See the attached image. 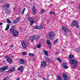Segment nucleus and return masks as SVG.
I'll list each match as a JSON object with an SVG mask.
<instances>
[{
  "label": "nucleus",
  "mask_w": 80,
  "mask_h": 80,
  "mask_svg": "<svg viewBox=\"0 0 80 80\" xmlns=\"http://www.w3.org/2000/svg\"><path fill=\"white\" fill-rule=\"evenodd\" d=\"M50 15H52V14H53V15H55V13L54 12L52 11V12H50Z\"/></svg>",
  "instance_id": "nucleus-32"
},
{
  "label": "nucleus",
  "mask_w": 80,
  "mask_h": 80,
  "mask_svg": "<svg viewBox=\"0 0 80 80\" xmlns=\"http://www.w3.org/2000/svg\"><path fill=\"white\" fill-rule=\"evenodd\" d=\"M57 40H58V39H57L56 40H55L54 41V43H56L57 42Z\"/></svg>",
  "instance_id": "nucleus-42"
},
{
  "label": "nucleus",
  "mask_w": 80,
  "mask_h": 80,
  "mask_svg": "<svg viewBox=\"0 0 80 80\" xmlns=\"http://www.w3.org/2000/svg\"><path fill=\"white\" fill-rule=\"evenodd\" d=\"M79 35H80V33H79Z\"/></svg>",
  "instance_id": "nucleus-53"
},
{
  "label": "nucleus",
  "mask_w": 80,
  "mask_h": 80,
  "mask_svg": "<svg viewBox=\"0 0 80 80\" xmlns=\"http://www.w3.org/2000/svg\"><path fill=\"white\" fill-rule=\"evenodd\" d=\"M33 53H29V56H32V57H33Z\"/></svg>",
  "instance_id": "nucleus-36"
},
{
  "label": "nucleus",
  "mask_w": 80,
  "mask_h": 80,
  "mask_svg": "<svg viewBox=\"0 0 80 80\" xmlns=\"http://www.w3.org/2000/svg\"><path fill=\"white\" fill-rule=\"evenodd\" d=\"M49 75L48 74V77H49Z\"/></svg>",
  "instance_id": "nucleus-50"
},
{
  "label": "nucleus",
  "mask_w": 80,
  "mask_h": 80,
  "mask_svg": "<svg viewBox=\"0 0 80 80\" xmlns=\"http://www.w3.org/2000/svg\"><path fill=\"white\" fill-rule=\"evenodd\" d=\"M4 1H5V0H1V2L2 3H3Z\"/></svg>",
  "instance_id": "nucleus-43"
},
{
  "label": "nucleus",
  "mask_w": 80,
  "mask_h": 80,
  "mask_svg": "<svg viewBox=\"0 0 80 80\" xmlns=\"http://www.w3.org/2000/svg\"><path fill=\"white\" fill-rule=\"evenodd\" d=\"M6 20H7V23H9V24L11 23V22L10 21V19H7Z\"/></svg>",
  "instance_id": "nucleus-28"
},
{
  "label": "nucleus",
  "mask_w": 80,
  "mask_h": 80,
  "mask_svg": "<svg viewBox=\"0 0 80 80\" xmlns=\"http://www.w3.org/2000/svg\"><path fill=\"white\" fill-rule=\"evenodd\" d=\"M41 47V45L39 43L37 45V48H39Z\"/></svg>",
  "instance_id": "nucleus-31"
},
{
  "label": "nucleus",
  "mask_w": 80,
  "mask_h": 80,
  "mask_svg": "<svg viewBox=\"0 0 80 80\" xmlns=\"http://www.w3.org/2000/svg\"><path fill=\"white\" fill-rule=\"evenodd\" d=\"M29 20L30 22H32L33 21V18H29Z\"/></svg>",
  "instance_id": "nucleus-30"
},
{
  "label": "nucleus",
  "mask_w": 80,
  "mask_h": 80,
  "mask_svg": "<svg viewBox=\"0 0 80 80\" xmlns=\"http://www.w3.org/2000/svg\"><path fill=\"white\" fill-rule=\"evenodd\" d=\"M46 60L48 62H51V60L50 59V58H46Z\"/></svg>",
  "instance_id": "nucleus-24"
},
{
  "label": "nucleus",
  "mask_w": 80,
  "mask_h": 80,
  "mask_svg": "<svg viewBox=\"0 0 80 80\" xmlns=\"http://www.w3.org/2000/svg\"><path fill=\"white\" fill-rule=\"evenodd\" d=\"M44 12H45V11L43 9L41 11V13H44Z\"/></svg>",
  "instance_id": "nucleus-37"
},
{
  "label": "nucleus",
  "mask_w": 80,
  "mask_h": 80,
  "mask_svg": "<svg viewBox=\"0 0 80 80\" xmlns=\"http://www.w3.org/2000/svg\"><path fill=\"white\" fill-rule=\"evenodd\" d=\"M47 44L48 45L49 48H51L52 45H51V43L50 40H47L46 41Z\"/></svg>",
  "instance_id": "nucleus-10"
},
{
  "label": "nucleus",
  "mask_w": 80,
  "mask_h": 80,
  "mask_svg": "<svg viewBox=\"0 0 80 80\" xmlns=\"http://www.w3.org/2000/svg\"><path fill=\"white\" fill-rule=\"evenodd\" d=\"M69 62L71 64H73V65H74L73 66V67L74 68H75L77 67L76 65H77V64L78 63V61L74 59H70L69 60Z\"/></svg>",
  "instance_id": "nucleus-2"
},
{
  "label": "nucleus",
  "mask_w": 80,
  "mask_h": 80,
  "mask_svg": "<svg viewBox=\"0 0 80 80\" xmlns=\"http://www.w3.org/2000/svg\"><path fill=\"white\" fill-rule=\"evenodd\" d=\"M27 17H28V16H29V14L28 13L27 15Z\"/></svg>",
  "instance_id": "nucleus-44"
},
{
  "label": "nucleus",
  "mask_w": 80,
  "mask_h": 80,
  "mask_svg": "<svg viewBox=\"0 0 80 80\" xmlns=\"http://www.w3.org/2000/svg\"><path fill=\"white\" fill-rule=\"evenodd\" d=\"M9 27H10V24H7L5 30L7 31L9 29Z\"/></svg>",
  "instance_id": "nucleus-21"
},
{
  "label": "nucleus",
  "mask_w": 80,
  "mask_h": 80,
  "mask_svg": "<svg viewBox=\"0 0 80 80\" xmlns=\"http://www.w3.org/2000/svg\"><path fill=\"white\" fill-rule=\"evenodd\" d=\"M5 7H6L5 4L4 5H3L2 7V8H5Z\"/></svg>",
  "instance_id": "nucleus-41"
},
{
  "label": "nucleus",
  "mask_w": 80,
  "mask_h": 80,
  "mask_svg": "<svg viewBox=\"0 0 80 80\" xmlns=\"http://www.w3.org/2000/svg\"><path fill=\"white\" fill-rule=\"evenodd\" d=\"M19 20H20V17H18L16 19L14 20V21H13V23L14 24L17 23H18V22L19 21Z\"/></svg>",
  "instance_id": "nucleus-8"
},
{
  "label": "nucleus",
  "mask_w": 80,
  "mask_h": 80,
  "mask_svg": "<svg viewBox=\"0 0 80 80\" xmlns=\"http://www.w3.org/2000/svg\"><path fill=\"white\" fill-rule=\"evenodd\" d=\"M30 39L32 42H33V38L32 36L30 37Z\"/></svg>",
  "instance_id": "nucleus-29"
},
{
  "label": "nucleus",
  "mask_w": 80,
  "mask_h": 80,
  "mask_svg": "<svg viewBox=\"0 0 80 80\" xmlns=\"http://www.w3.org/2000/svg\"><path fill=\"white\" fill-rule=\"evenodd\" d=\"M32 11H33V13L34 14H35L36 13V9L34 7V6H33V8H32Z\"/></svg>",
  "instance_id": "nucleus-18"
},
{
  "label": "nucleus",
  "mask_w": 80,
  "mask_h": 80,
  "mask_svg": "<svg viewBox=\"0 0 80 80\" xmlns=\"http://www.w3.org/2000/svg\"><path fill=\"white\" fill-rule=\"evenodd\" d=\"M5 6L6 7H10V5L8 4H5Z\"/></svg>",
  "instance_id": "nucleus-39"
},
{
  "label": "nucleus",
  "mask_w": 80,
  "mask_h": 80,
  "mask_svg": "<svg viewBox=\"0 0 80 80\" xmlns=\"http://www.w3.org/2000/svg\"><path fill=\"white\" fill-rule=\"evenodd\" d=\"M15 68L13 67L11 69H9L8 70V72H9L10 73H12V72H13L14 71H15Z\"/></svg>",
  "instance_id": "nucleus-12"
},
{
  "label": "nucleus",
  "mask_w": 80,
  "mask_h": 80,
  "mask_svg": "<svg viewBox=\"0 0 80 80\" xmlns=\"http://www.w3.org/2000/svg\"><path fill=\"white\" fill-rule=\"evenodd\" d=\"M62 66H63V68H65V69H67V68H68V66H67V63H63L62 64Z\"/></svg>",
  "instance_id": "nucleus-9"
},
{
  "label": "nucleus",
  "mask_w": 80,
  "mask_h": 80,
  "mask_svg": "<svg viewBox=\"0 0 80 80\" xmlns=\"http://www.w3.org/2000/svg\"><path fill=\"white\" fill-rule=\"evenodd\" d=\"M47 65V62L45 61H43L41 63V66L42 67H45Z\"/></svg>",
  "instance_id": "nucleus-13"
},
{
  "label": "nucleus",
  "mask_w": 80,
  "mask_h": 80,
  "mask_svg": "<svg viewBox=\"0 0 80 80\" xmlns=\"http://www.w3.org/2000/svg\"><path fill=\"white\" fill-rule=\"evenodd\" d=\"M3 80H6L5 78Z\"/></svg>",
  "instance_id": "nucleus-52"
},
{
  "label": "nucleus",
  "mask_w": 80,
  "mask_h": 80,
  "mask_svg": "<svg viewBox=\"0 0 80 80\" xmlns=\"http://www.w3.org/2000/svg\"><path fill=\"white\" fill-rule=\"evenodd\" d=\"M48 23H49V21H47Z\"/></svg>",
  "instance_id": "nucleus-49"
},
{
  "label": "nucleus",
  "mask_w": 80,
  "mask_h": 80,
  "mask_svg": "<svg viewBox=\"0 0 80 80\" xmlns=\"http://www.w3.org/2000/svg\"><path fill=\"white\" fill-rule=\"evenodd\" d=\"M18 71H20V70H21V72H23V68L22 66H21L20 67V68H19L18 69Z\"/></svg>",
  "instance_id": "nucleus-17"
},
{
  "label": "nucleus",
  "mask_w": 80,
  "mask_h": 80,
  "mask_svg": "<svg viewBox=\"0 0 80 80\" xmlns=\"http://www.w3.org/2000/svg\"><path fill=\"white\" fill-rule=\"evenodd\" d=\"M22 55H27V53H26V52H22Z\"/></svg>",
  "instance_id": "nucleus-38"
},
{
  "label": "nucleus",
  "mask_w": 80,
  "mask_h": 80,
  "mask_svg": "<svg viewBox=\"0 0 80 80\" xmlns=\"http://www.w3.org/2000/svg\"><path fill=\"white\" fill-rule=\"evenodd\" d=\"M11 48H13V45H11Z\"/></svg>",
  "instance_id": "nucleus-46"
},
{
  "label": "nucleus",
  "mask_w": 80,
  "mask_h": 80,
  "mask_svg": "<svg viewBox=\"0 0 80 80\" xmlns=\"http://www.w3.org/2000/svg\"><path fill=\"white\" fill-rule=\"evenodd\" d=\"M34 29H40V26H36L34 27Z\"/></svg>",
  "instance_id": "nucleus-25"
},
{
  "label": "nucleus",
  "mask_w": 80,
  "mask_h": 80,
  "mask_svg": "<svg viewBox=\"0 0 80 80\" xmlns=\"http://www.w3.org/2000/svg\"><path fill=\"white\" fill-rule=\"evenodd\" d=\"M21 44L22 45L23 48H26V45H25V44L24 43V42H23V41L21 42Z\"/></svg>",
  "instance_id": "nucleus-22"
},
{
  "label": "nucleus",
  "mask_w": 80,
  "mask_h": 80,
  "mask_svg": "<svg viewBox=\"0 0 80 80\" xmlns=\"http://www.w3.org/2000/svg\"><path fill=\"white\" fill-rule=\"evenodd\" d=\"M68 58H70V59H72V58H73V55L72 54H70L68 57Z\"/></svg>",
  "instance_id": "nucleus-23"
},
{
  "label": "nucleus",
  "mask_w": 80,
  "mask_h": 80,
  "mask_svg": "<svg viewBox=\"0 0 80 80\" xmlns=\"http://www.w3.org/2000/svg\"><path fill=\"white\" fill-rule=\"evenodd\" d=\"M56 59L57 60H58V62H62V59H60V58H56Z\"/></svg>",
  "instance_id": "nucleus-27"
},
{
  "label": "nucleus",
  "mask_w": 80,
  "mask_h": 80,
  "mask_svg": "<svg viewBox=\"0 0 80 80\" xmlns=\"http://www.w3.org/2000/svg\"><path fill=\"white\" fill-rule=\"evenodd\" d=\"M63 51H64V50L63 49Z\"/></svg>",
  "instance_id": "nucleus-54"
},
{
  "label": "nucleus",
  "mask_w": 80,
  "mask_h": 80,
  "mask_svg": "<svg viewBox=\"0 0 80 80\" xmlns=\"http://www.w3.org/2000/svg\"><path fill=\"white\" fill-rule=\"evenodd\" d=\"M3 23L2 22H0V25H2Z\"/></svg>",
  "instance_id": "nucleus-45"
},
{
  "label": "nucleus",
  "mask_w": 80,
  "mask_h": 80,
  "mask_svg": "<svg viewBox=\"0 0 80 80\" xmlns=\"http://www.w3.org/2000/svg\"><path fill=\"white\" fill-rule=\"evenodd\" d=\"M43 28V26L41 25L39 26V29H42Z\"/></svg>",
  "instance_id": "nucleus-33"
},
{
  "label": "nucleus",
  "mask_w": 80,
  "mask_h": 80,
  "mask_svg": "<svg viewBox=\"0 0 80 80\" xmlns=\"http://www.w3.org/2000/svg\"><path fill=\"white\" fill-rule=\"evenodd\" d=\"M19 62L21 63V64H25V62L23 59H20L19 60Z\"/></svg>",
  "instance_id": "nucleus-15"
},
{
  "label": "nucleus",
  "mask_w": 80,
  "mask_h": 80,
  "mask_svg": "<svg viewBox=\"0 0 80 80\" xmlns=\"http://www.w3.org/2000/svg\"><path fill=\"white\" fill-rule=\"evenodd\" d=\"M62 76L63 77V78L64 80H68V76L65 73H63L62 74Z\"/></svg>",
  "instance_id": "nucleus-6"
},
{
  "label": "nucleus",
  "mask_w": 80,
  "mask_h": 80,
  "mask_svg": "<svg viewBox=\"0 0 80 80\" xmlns=\"http://www.w3.org/2000/svg\"><path fill=\"white\" fill-rule=\"evenodd\" d=\"M78 27H79V26H78L77 27V28H78Z\"/></svg>",
  "instance_id": "nucleus-51"
},
{
  "label": "nucleus",
  "mask_w": 80,
  "mask_h": 80,
  "mask_svg": "<svg viewBox=\"0 0 80 80\" xmlns=\"http://www.w3.org/2000/svg\"><path fill=\"white\" fill-rule=\"evenodd\" d=\"M5 11L6 13H7V14H9L10 13V10L8 9H5Z\"/></svg>",
  "instance_id": "nucleus-19"
},
{
  "label": "nucleus",
  "mask_w": 80,
  "mask_h": 80,
  "mask_svg": "<svg viewBox=\"0 0 80 80\" xmlns=\"http://www.w3.org/2000/svg\"><path fill=\"white\" fill-rule=\"evenodd\" d=\"M43 52L45 53V55H46L47 57H48V51L45 50V49H43Z\"/></svg>",
  "instance_id": "nucleus-16"
},
{
  "label": "nucleus",
  "mask_w": 80,
  "mask_h": 80,
  "mask_svg": "<svg viewBox=\"0 0 80 80\" xmlns=\"http://www.w3.org/2000/svg\"><path fill=\"white\" fill-rule=\"evenodd\" d=\"M77 24H78V21H74L72 23V25L73 26H77Z\"/></svg>",
  "instance_id": "nucleus-11"
},
{
  "label": "nucleus",
  "mask_w": 80,
  "mask_h": 80,
  "mask_svg": "<svg viewBox=\"0 0 80 80\" xmlns=\"http://www.w3.org/2000/svg\"><path fill=\"white\" fill-rule=\"evenodd\" d=\"M8 69V67L7 66H5L4 67H2V68H0V71H1V72H4L6 70Z\"/></svg>",
  "instance_id": "nucleus-4"
},
{
  "label": "nucleus",
  "mask_w": 80,
  "mask_h": 80,
  "mask_svg": "<svg viewBox=\"0 0 80 80\" xmlns=\"http://www.w3.org/2000/svg\"><path fill=\"white\" fill-rule=\"evenodd\" d=\"M30 22V25H33V24L34 23V22H33V21H31Z\"/></svg>",
  "instance_id": "nucleus-35"
},
{
  "label": "nucleus",
  "mask_w": 80,
  "mask_h": 80,
  "mask_svg": "<svg viewBox=\"0 0 80 80\" xmlns=\"http://www.w3.org/2000/svg\"><path fill=\"white\" fill-rule=\"evenodd\" d=\"M55 37V33L53 32H52L49 33V38L51 40H52Z\"/></svg>",
  "instance_id": "nucleus-3"
},
{
  "label": "nucleus",
  "mask_w": 80,
  "mask_h": 80,
  "mask_svg": "<svg viewBox=\"0 0 80 80\" xmlns=\"http://www.w3.org/2000/svg\"><path fill=\"white\" fill-rule=\"evenodd\" d=\"M79 8L80 9V4H79Z\"/></svg>",
  "instance_id": "nucleus-47"
},
{
  "label": "nucleus",
  "mask_w": 80,
  "mask_h": 80,
  "mask_svg": "<svg viewBox=\"0 0 80 80\" xmlns=\"http://www.w3.org/2000/svg\"><path fill=\"white\" fill-rule=\"evenodd\" d=\"M62 29L66 33L65 34H64L65 35L67 36V32H68V29H67V28H66L65 27L63 26L62 27Z\"/></svg>",
  "instance_id": "nucleus-5"
},
{
  "label": "nucleus",
  "mask_w": 80,
  "mask_h": 80,
  "mask_svg": "<svg viewBox=\"0 0 80 80\" xmlns=\"http://www.w3.org/2000/svg\"><path fill=\"white\" fill-rule=\"evenodd\" d=\"M25 10H26L25 8H24L22 9V12L21 13V14H22V15H23V14H24V12L25 11Z\"/></svg>",
  "instance_id": "nucleus-26"
},
{
  "label": "nucleus",
  "mask_w": 80,
  "mask_h": 80,
  "mask_svg": "<svg viewBox=\"0 0 80 80\" xmlns=\"http://www.w3.org/2000/svg\"><path fill=\"white\" fill-rule=\"evenodd\" d=\"M46 80H47V79H46Z\"/></svg>",
  "instance_id": "nucleus-55"
},
{
  "label": "nucleus",
  "mask_w": 80,
  "mask_h": 80,
  "mask_svg": "<svg viewBox=\"0 0 80 80\" xmlns=\"http://www.w3.org/2000/svg\"><path fill=\"white\" fill-rule=\"evenodd\" d=\"M76 51H77L78 52H80V48H77V49H76Z\"/></svg>",
  "instance_id": "nucleus-34"
},
{
  "label": "nucleus",
  "mask_w": 80,
  "mask_h": 80,
  "mask_svg": "<svg viewBox=\"0 0 80 80\" xmlns=\"http://www.w3.org/2000/svg\"><path fill=\"white\" fill-rule=\"evenodd\" d=\"M8 78H9V77H8V76H7L5 78V79L6 80H8Z\"/></svg>",
  "instance_id": "nucleus-40"
},
{
  "label": "nucleus",
  "mask_w": 80,
  "mask_h": 80,
  "mask_svg": "<svg viewBox=\"0 0 80 80\" xmlns=\"http://www.w3.org/2000/svg\"><path fill=\"white\" fill-rule=\"evenodd\" d=\"M15 26H12V27H11L10 29V33H12V35L14 37H18V31L17 30H16L15 32Z\"/></svg>",
  "instance_id": "nucleus-1"
},
{
  "label": "nucleus",
  "mask_w": 80,
  "mask_h": 80,
  "mask_svg": "<svg viewBox=\"0 0 80 80\" xmlns=\"http://www.w3.org/2000/svg\"><path fill=\"white\" fill-rule=\"evenodd\" d=\"M57 79L58 80H62V77L60 75H57Z\"/></svg>",
  "instance_id": "nucleus-20"
},
{
  "label": "nucleus",
  "mask_w": 80,
  "mask_h": 80,
  "mask_svg": "<svg viewBox=\"0 0 80 80\" xmlns=\"http://www.w3.org/2000/svg\"><path fill=\"white\" fill-rule=\"evenodd\" d=\"M40 37V35H34L33 36V38H34V39H35V40H37V39H38V38H39Z\"/></svg>",
  "instance_id": "nucleus-14"
},
{
  "label": "nucleus",
  "mask_w": 80,
  "mask_h": 80,
  "mask_svg": "<svg viewBox=\"0 0 80 80\" xmlns=\"http://www.w3.org/2000/svg\"><path fill=\"white\" fill-rule=\"evenodd\" d=\"M7 61L9 63H12V60H10V59L8 58V57L6 56L5 57Z\"/></svg>",
  "instance_id": "nucleus-7"
},
{
  "label": "nucleus",
  "mask_w": 80,
  "mask_h": 80,
  "mask_svg": "<svg viewBox=\"0 0 80 80\" xmlns=\"http://www.w3.org/2000/svg\"><path fill=\"white\" fill-rule=\"evenodd\" d=\"M58 53V51H57L56 52V53Z\"/></svg>",
  "instance_id": "nucleus-48"
}]
</instances>
